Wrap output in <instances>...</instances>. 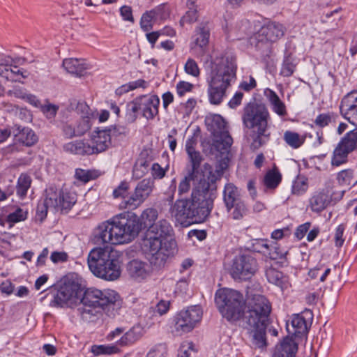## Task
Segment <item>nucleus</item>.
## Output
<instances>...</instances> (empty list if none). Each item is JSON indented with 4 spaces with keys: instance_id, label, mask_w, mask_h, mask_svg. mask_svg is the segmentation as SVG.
<instances>
[{
    "instance_id": "obj_46",
    "label": "nucleus",
    "mask_w": 357,
    "mask_h": 357,
    "mask_svg": "<svg viewBox=\"0 0 357 357\" xmlns=\"http://www.w3.org/2000/svg\"><path fill=\"white\" fill-rule=\"evenodd\" d=\"M286 255L287 252L281 250L277 243L271 242L268 245V253L266 254L265 257L272 260H277L284 259Z\"/></svg>"
},
{
    "instance_id": "obj_24",
    "label": "nucleus",
    "mask_w": 357,
    "mask_h": 357,
    "mask_svg": "<svg viewBox=\"0 0 357 357\" xmlns=\"http://www.w3.org/2000/svg\"><path fill=\"white\" fill-rule=\"evenodd\" d=\"M298 343L292 337L287 336L275 347L273 357H296Z\"/></svg>"
},
{
    "instance_id": "obj_6",
    "label": "nucleus",
    "mask_w": 357,
    "mask_h": 357,
    "mask_svg": "<svg viewBox=\"0 0 357 357\" xmlns=\"http://www.w3.org/2000/svg\"><path fill=\"white\" fill-rule=\"evenodd\" d=\"M87 263L89 270L97 278L114 281L121 276V261L107 247L92 249L88 255Z\"/></svg>"
},
{
    "instance_id": "obj_17",
    "label": "nucleus",
    "mask_w": 357,
    "mask_h": 357,
    "mask_svg": "<svg viewBox=\"0 0 357 357\" xmlns=\"http://www.w3.org/2000/svg\"><path fill=\"white\" fill-rule=\"evenodd\" d=\"M53 192L55 194L54 209L61 212L68 213L77 202V195L75 192L70 191L66 188H58L54 185L47 188V192Z\"/></svg>"
},
{
    "instance_id": "obj_7",
    "label": "nucleus",
    "mask_w": 357,
    "mask_h": 357,
    "mask_svg": "<svg viewBox=\"0 0 357 357\" xmlns=\"http://www.w3.org/2000/svg\"><path fill=\"white\" fill-rule=\"evenodd\" d=\"M127 221L122 213H120L101 223L94 229L93 243L96 245H118L132 241L131 235L133 231L128 229L130 225Z\"/></svg>"
},
{
    "instance_id": "obj_40",
    "label": "nucleus",
    "mask_w": 357,
    "mask_h": 357,
    "mask_svg": "<svg viewBox=\"0 0 357 357\" xmlns=\"http://www.w3.org/2000/svg\"><path fill=\"white\" fill-rule=\"evenodd\" d=\"M284 140L293 149H298L305 142V137H301L298 133L287 130L284 133Z\"/></svg>"
},
{
    "instance_id": "obj_18",
    "label": "nucleus",
    "mask_w": 357,
    "mask_h": 357,
    "mask_svg": "<svg viewBox=\"0 0 357 357\" xmlns=\"http://www.w3.org/2000/svg\"><path fill=\"white\" fill-rule=\"evenodd\" d=\"M340 110L350 123L357 124V91H352L342 98Z\"/></svg>"
},
{
    "instance_id": "obj_1",
    "label": "nucleus",
    "mask_w": 357,
    "mask_h": 357,
    "mask_svg": "<svg viewBox=\"0 0 357 357\" xmlns=\"http://www.w3.org/2000/svg\"><path fill=\"white\" fill-rule=\"evenodd\" d=\"M125 220H128L129 228L133 234L131 241L135 239L139 233L147 228L143 239V245L149 252V261L155 268H164L167 260L174 257L177 250V245L173 238V228L170 223L162 219L155 222L158 216L156 208H147L141 215L130 211L121 213Z\"/></svg>"
},
{
    "instance_id": "obj_50",
    "label": "nucleus",
    "mask_w": 357,
    "mask_h": 357,
    "mask_svg": "<svg viewBox=\"0 0 357 357\" xmlns=\"http://www.w3.org/2000/svg\"><path fill=\"white\" fill-rule=\"evenodd\" d=\"M266 276L270 283L274 284L277 286H280L282 284L283 274L275 268H270L267 269L266 271Z\"/></svg>"
},
{
    "instance_id": "obj_3",
    "label": "nucleus",
    "mask_w": 357,
    "mask_h": 357,
    "mask_svg": "<svg viewBox=\"0 0 357 357\" xmlns=\"http://www.w3.org/2000/svg\"><path fill=\"white\" fill-rule=\"evenodd\" d=\"M119 298V294L114 290L88 288L81 293L79 300L82 306L77 307V314L86 322L94 321L100 310L109 317H114L121 307Z\"/></svg>"
},
{
    "instance_id": "obj_15",
    "label": "nucleus",
    "mask_w": 357,
    "mask_h": 357,
    "mask_svg": "<svg viewBox=\"0 0 357 357\" xmlns=\"http://www.w3.org/2000/svg\"><path fill=\"white\" fill-rule=\"evenodd\" d=\"M154 188V181L152 178H144L139 181L134 190L127 199L122 201L119 206L121 208L135 210L140 206L150 196Z\"/></svg>"
},
{
    "instance_id": "obj_31",
    "label": "nucleus",
    "mask_w": 357,
    "mask_h": 357,
    "mask_svg": "<svg viewBox=\"0 0 357 357\" xmlns=\"http://www.w3.org/2000/svg\"><path fill=\"white\" fill-rule=\"evenodd\" d=\"M238 188L233 183H229L225 185L223 190V201L226 208L242 199Z\"/></svg>"
},
{
    "instance_id": "obj_35",
    "label": "nucleus",
    "mask_w": 357,
    "mask_h": 357,
    "mask_svg": "<svg viewBox=\"0 0 357 357\" xmlns=\"http://www.w3.org/2000/svg\"><path fill=\"white\" fill-rule=\"evenodd\" d=\"M339 119V115L333 112L321 113L313 121L315 126L319 128H324L330 124H335Z\"/></svg>"
},
{
    "instance_id": "obj_49",
    "label": "nucleus",
    "mask_w": 357,
    "mask_h": 357,
    "mask_svg": "<svg viewBox=\"0 0 357 357\" xmlns=\"http://www.w3.org/2000/svg\"><path fill=\"white\" fill-rule=\"evenodd\" d=\"M198 179L197 175L188 173L187 175L181 181L178 187V192L180 196L183 194H186L190 189V181Z\"/></svg>"
},
{
    "instance_id": "obj_9",
    "label": "nucleus",
    "mask_w": 357,
    "mask_h": 357,
    "mask_svg": "<svg viewBox=\"0 0 357 357\" xmlns=\"http://www.w3.org/2000/svg\"><path fill=\"white\" fill-rule=\"evenodd\" d=\"M284 27L279 22H268L251 38L250 43L259 52L264 63L268 65L273 61L272 44L284 36Z\"/></svg>"
},
{
    "instance_id": "obj_11",
    "label": "nucleus",
    "mask_w": 357,
    "mask_h": 357,
    "mask_svg": "<svg viewBox=\"0 0 357 357\" xmlns=\"http://www.w3.org/2000/svg\"><path fill=\"white\" fill-rule=\"evenodd\" d=\"M50 291L53 295V299L50 301V305L63 307L70 306L79 300L82 288L78 282L67 281L59 287H52Z\"/></svg>"
},
{
    "instance_id": "obj_12",
    "label": "nucleus",
    "mask_w": 357,
    "mask_h": 357,
    "mask_svg": "<svg viewBox=\"0 0 357 357\" xmlns=\"http://www.w3.org/2000/svg\"><path fill=\"white\" fill-rule=\"evenodd\" d=\"M208 130L213 136L211 149L223 153L228 151L232 143L233 139L229 132L226 130V123L223 118L218 114L207 121Z\"/></svg>"
},
{
    "instance_id": "obj_4",
    "label": "nucleus",
    "mask_w": 357,
    "mask_h": 357,
    "mask_svg": "<svg viewBox=\"0 0 357 357\" xmlns=\"http://www.w3.org/2000/svg\"><path fill=\"white\" fill-rule=\"evenodd\" d=\"M236 78V64L229 56L216 58L211 64L207 77L208 96L211 104L218 105L226 96L227 89Z\"/></svg>"
},
{
    "instance_id": "obj_56",
    "label": "nucleus",
    "mask_w": 357,
    "mask_h": 357,
    "mask_svg": "<svg viewBox=\"0 0 357 357\" xmlns=\"http://www.w3.org/2000/svg\"><path fill=\"white\" fill-rule=\"evenodd\" d=\"M344 230L345 225L344 224L339 225L335 229L334 235V241L335 246L337 248H341L344 244V238H343V234Z\"/></svg>"
},
{
    "instance_id": "obj_8",
    "label": "nucleus",
    "mask_w": 357,
    "mask_h": 357,
    "mask_svg": "<svg viewBox=\"0 0 357 357\" xmlns=\"http://www.w3.org/2000/svg\"><path fill=\"white\" fill-rule=\"evenodd\" d=\"M215 303L222 316L230 322L240 320L246 308L243 295L232 289H218L215 294Z\"/></svg>"
},
{
    "instance_id": "obj_29",
    "label": "nucleus",
    "mask_w": 357,
    "mask_h": 357,
    "mask_svg": "<svg viewBox=\"0 0 357 357\" xmlns=\"http://www.w3.org/2000/svg\"><path fill=\"white\" fill-rule=\"evenodd\" d=\"M63 150L70 153L81 155H92L93 152V149L90 148V144L82 140H76L66 144L63 146Z\"/></svg>"
},
{
    "instance_id": "obj_5",
    "label": "nucleus",
    "mask_w": 357,
    "mask_h": 357,
    "mask_svg": "<svg viewBox=\"0 0 357 357\" xmlns=\"http://www.w3.org/2000/svg\"><path fill=\"white\" fill-rule=\"evenodd\" d=\"M270 114L266 106L255 101L248 102L243 109L242 121L249 129L251 139L250 148L255 151L265 145L271 138L269 131Z\"/></svg>"
},
{
    "instance_id": "obj_14",
    "label": "nucleus",
    "mask_w": 357,
    "mask_h": 357,
    "mask_svg": "<svg viewBox=\"0 0 357 357\" xmlns=\"http://www.w3.org/2000/svg\"><path fill=\"white\" fill-rule=\"evenodd\" d=\"M257 270V260L250 255L236 256L229 268V274L234 280L250 279Z\"/></svg>"
},
{
    "instance_id": "obj_30",
    "label": "nucleus",
    "mask_w": 357,
    "mask_h": 357,
    "mask_svg": "<svg viewBox=\"0 0 357 357\" xmlns=\"http://www.w3.org/2000/svg\"><path fill=\"white\" fill-rule=\"evenodd\" d=\"M265 96L271 103L273 111L280 116L287 115V109L285 104L280 100L278 94L273 90L267 89Z\"/></svg>"
},
{
    "instance_id": "obj_38",
    "label": "nucleus",
    "mask_w": 357,
    "mask_h": 357,
    "mask_svg": "<svg viewBox=\"0 0 357 357\" xmlns=\"http://www.w3.org/2000/svg\"><path fill=\"white\" fill-rule=\"evenodd\" d=\"M282 181V174L275 167L267 172L264 178V183L268 189H275Z\"/></svg>"
},
{
    "instance_id": "obj_33",
    "label": "nucleus",
    "mask_w": 357,
    "mask_h": 357,
    "mask_svg": "<svg viewBox=\"0 0 357 357\" xmlns=\"http://www.w3.org/2000/svg\"><path fill=\"white\" fill-rule=\"evenodd\" d=\"M195 33L193 36L195 44L204 49L207 46L209 41V28L206 24H202L196 28Z\"/></svg>"
},
{
    "instance_id": "obj_58",
    "label": "nucleus",
    "mask_w": 357,
    "mask_h": 357,
    "mask_svg": "<svg viewBox=\"0 0 357 357\" xmlns=\"http://www.w3.org/2000/svg\"><path fill=\"white\" fill-rule=\"evenodd\" d=\"M197 20V10L196 8L190 7L185 15L181 19L180 23L183 25L185 23H192Z\"/></svg>"
},
{
    "instance_id": "obj_55",
    "label": "nucleus",
    "mask_w": 357,
    "mask_h": 357,
    "mask_svg": "<svg viewBox=\"0 0 357 357\" xmlns=\"http://www.w3.org/2000/svg\"><path fill=\"white\" fill-rule=\"evenodd\" d=\"M194 85L190 82L185 81H179L176 84V93L178 96H183L187 92L192 91Z\"/></svg>"
},
{
    "instance_id": "obj_21",
    "label": "nucleus",
    "mask_w": 357,
    "mask_h": 357,
    "mask_svg": "<svg viewBox=\"0 0 357 357\" xmlns=\"http://www.w3.org/2000/svg\"><path fill=\"white\" fill-rule=\"evenodd\" d=\"M289 337L302 338L308 333V324L303 313L293 314L291 321L286 323Z\"/></svg>"
},
{
    "instance_id": "obj_61",
    "label": "nucleus",
    "mask_w": 357,
    "mask_h": 357,
    "mask_svg": "<svg viewBox=\"0 0 357 357\" xmlns=\"http://www.w3.org/2000/svg\"><path fill=\"white\" fill-rule=\"evenodd\" d=\"M167 349L164 345L160 344L153 348L146 357H166Z\"/></svg>"
},
{
    "instance_id": "obj_59",
    "label": "nucleus",
    "mask_w": 357,
    "mask_h": 357,
    "mask_svg": "<svg viewBox=\"0 0 357 357\" xmlns=\"http://www.w3.org/2000/svg\"><path fill=\"white\" fill-rule=\"evenodd\" d=\"M62 130L63 132V135L66 136V138H73L76 136H81L84 135L86 130H84L82 131L77 130L76 131L74 128H73L69 124H64L62 127Z\"/></svg>"
},
{
    "instance_id": "obj_43",
    "label": "nucleus",
    "mask_w": 357,
    "mask_h": 357,
    "mask_svg": "<svg viewBox=\"0 0 357 357\" xmlns=\"http://www.w3.org/2000/svg\"><path fill=\"white\" fill-rule=\"evenodd\" d=\"M307 178L303 176H298L293 182L291 192L294 195H301L307 191Z\"/></svg>"
},
{
    "instance_id": "obj_36",
    "label": "nucleus",
    "mask_w": 357,
    "mask_h": 357,
    "mask_svg": "<svg viewBox=\"0 0 357 357\" xmlns=\"http://www.w3.org/2000/svg\"><path fill=\"white\" fill-rule=\"evenodd\" d=\"M226 208L231 217L236 220L243 219L248 213V207L243 199Z\"/></svg>"
},
{
    "instance_id": "obj_60",
    "label": "nucleus",
    "mask_w": 357,
    "mask_h": 357,
    "mask_svg": "<svg viewBox=\"0 0 357 357\" xmlns=\"http://www.w3.org/2000/svg\"><path fill=\"white\" fill-rule=\"evenodd\" d=\"M149 84L146 81L142 79H139L135 81L130 82L128 84L123 85L122 87L125 89V91H129L137 88L146 89Z\"/></svg>"
},
{
    "instance_id": "obj_48",
    "label": "nucleus",
    "mask_w": 357,
    "mask_h": 357,
    "mask_svg": "<svg viewBox=\"0 0 357 357\" xmlns=\"http://www.w3.org/2000/svg\"><path fill=\"white\" fill-rule=\"evenodd\" d=\"M27 211L17 207L15 211L7 215L6 221L10 224V227H11L13 223L25 220L27 218Z\"/></svg>"
},
{
    "instance_id": "obj_52",
    "label": "nucleus",
    "mask_w": 357,
    "mask_h": 357,
    "mask_svg": "<svg viewBox=\"0 0 357 357\" xmlns=\"http://www.w3.org/2000/svg\"><path fill=\"white\" fill-rule=\"evenodd\" d=\"M354 177V171L351 169H347L340 171L337 175V180L341 185H351Z\"/></svg>"
},
{
    "instance_id": "obj_2",
    "label": "nucleus",
    "mask_w": 357,
    "mask_h": 357,
    "mask_svg": "<svg viewBox=\"0 0 357 357\" xmlns=\"http://www.w3.org/2000/svg\"><path fill=\"white\" fill-rule=\"evenodd\" d=\"M226 168V163L220 162L213 172L211 165L204 163L201 169L203 178H200L197 185L192 188L190 198L178 199L171 206L172 217L185 226L205 222L213 208L216 182L220 180Z\"/></svg>"
},
{
    "instance_id": "obj_20",
    "label": "nucleus",
    "mask_w": 357,
    "mask_h": 357,
    "mask_svg": "<svg viewBox=\"0 0 357 357\" xmlns=\"http://www.w3.org/2000/svg\"><path fill=\"white\" fill-rule=\"evenodd\" d=\"M138 102L140 112L147 120H152L158 114L160 98L157 95L140 96Z\"/></svg>"
},
{
    "instance_id": "obj_44",
    "label": "nucleus",
    "mask_w": 357,
    "mask_h": 357,
    "mask_svg": "<svg viewBox=\"0 0 357 357\" xmlns=\"http://www.w3.org/2000/svg\"><path fill=\"white\" fill-rule=\"evenodd\" d=\"M157 14V9L144 13L140 20V26L144 31H149L153 29L152 21Z\"/></svg>"
},
{
    "instance_id": "obj_23",
    "label": "nucleus",
    "mask_w": 357,
    "mask_h": 357,
    "mask_svg": "<svg viewBox=\"0 0 357 357\" xmlns=\"http://www.w3.org/2000/svg\"><path fill=\"white\" fill-rule=\"evenodd\" d=\"M111 145V139L109 132L105 129L95 131L91 137L90 148L93 149V154H98L105 151Z\"/></svg>"
},
{
    "instance_id": "obj_22",
    "label": "nucleus",
    "mask_w": 357,
    "mask_h": 357,
    "mask_svg": "<svg viewBox=\"0 0 357 357\" xmlns=\"http://www.w3.org/2000/svg\"><path fill=\"white\" fill-rule=\"evenodd\" d=\"M12 132L16 141L26 146H33L38 142L37 135L28 127L15 125L12 128Z\"/></svg>"
},
{
    "instance_id": "obj_63",
    "label": "nucleus",
    "mask_w": 357,
    "mask_h": 357,
    "mask_svg": "<svg viewBox=\"0 0 357 357\" xmlns=\"http://www.w3.org/2000/svg\"><path fill=\"white\" fill-rule=\"evenodd\" d=\"M165 169L158 163H153L151 167V174L155 179H161L165 176Z\"/></svg>"
},
{
    "instance_id": "obj_62",
    "label": "nucleus",
    "mask_w": 357,
    "mask_h": 357,
    "mask_svg": "<svg viewBox=\"0 0 357 357\" xmlns=\"http://www.w3.org/2000/svg\"><path fill=\"white\" fill-rule=\"evenodd\" d=\"M75 177L77 179L86 183L93 178L92 172L82 169H77L75 171Z\"/></svg>"
},
{
    "instance_id": "obj_25",
    "label": "nucleus",
    "mask_w": 357,
    "mask_h": 357,
    "mask_svg": "<svg viewBox=\"0 0 357 357\" xmlns=\"http://www.w3.org/2000/svg\"><path fill=\"white\" fill-rule=\"evenodd\" d=\"M62 65L68 73L75 77L84 76L88 69V65L84 60L74 58L65 59Z\"/></svg>"
},
{
    "instance_id": "obj_45",
    "label": "nucleus",
    "mask_w": 357,
    "mask_h": 357,
    "mask_svg": "<svg viewBox=\"0 0 357 357\" xmlns=\"http://www.w3.org/2000/svg\"><path fill=\"white\" fill-rule=\"evenodd\" d=\"M150 164L142 159H137L132 169V176L136 179H139L148 172Z\"/></svg>"
},
{
    "instance_id": "obj_51",
    "label": "nucleus",
    "mask_w": 357,
    "mask_h": 357,
    "mask_svg": "<svg viewBox=\"0 0 357 357\" xmlns=\"http://www.w3.org/2000/svg\"><path fill=\"white\" fill-rule=\"evenodd\" d=\"M91 351L96 356L102 354H112L119 351V349L114 345H94L92 347Z\"/></svg>"
},
{
    "instance_id": "obj_27",
    "label": "nucleus",
    "mask_w": 357,
    "mask_h": 357,
    "mask_svg": "<svg viewBox=\"0 0 357 357\" xmlns=\"http://www.w3.org/2000/svg\"><path fill=\"white\" fill-rule=\"evenodd\" d=\"M310 209L319 213L324 211L331 202V196L324 191L316 192L309 200Z\"/></svg>"
},
{
    "instance_id": "obj_37",
    "label": "nucleus",
    "mask_w": 357,
    "mask_h": 357,
    "mask_svg": "<svg viewBox=\"0 0 357 357\" xmlns=\"http://www.w3.org/2000/svg\"><path fill=\"white\" fill-rule=\"evenodd\" d=\"M31 183L32 179L28 174L22 173L20 175L16 185V194L21 199L26 197L27 191L30 188Z\"/></svg>"
},
{
    "instance_id": "obj_19",
    "label": "nucleus",
    "mask_w": 357,
    "mask_h": 357,
    "mask_svg": "<svg viewBox=\"0 0 357 357\" xmlns=\"http://www.w3.org/2000/svg\"><path fill=\"white\" fill-rule=\"evenodd\" d=\"M150 266L157 270L162 268H155L151 264L149 265L146 262L139 259H132L127 264L126 271L130 278L140 282L146 280L151 275V271Z\"/></svg>"
},
{
    "instance_id": "obj_57",
    "label": "nucleus",
    "mask_w": 357,
    "mask_h": 357,
    "mask_svg": "<svg viewBox=\"0 0 357 357\" xmlns=\"http://www.w3.org/2000/svg\"><path fill=\"white\" fill-rule=\"evenodd\" d=\"M105 130L109 132L110 138L112 137L126 136L128 134V130L123 126H110L105 128Z\"/></svg>"
},
{
    "instance_id": "obj_42",
    "label": "nucleus",
    "mask_w": 357,
    "mask_h": 357,
    "mask_svg": "<svg viewBox=\"0 0 357 357\" xmlns=\"http://www.w3.org/2000/svg\"><path fill=\"white\" fill-rule=\"evenodd\" d=\"M139 112H140V109H139L138 97H137L126 105V118L127 121L129 123L135 122Z\"/></svg>"
},
{
    "instance_id": "obj_53",
    "label": "nucleus",
    "mask_w": 357,
    "mask_h": 357,
    "mask_svg": "<svg viewBox=\"0 0 357 357\" xmlns=\"http://www.w3.org/2000/svg\"><path fill=\"white\" fill-rule=\"evenodd\" d=\"M129 183L127 181H121L120 184L118 185V187L113 190V197L116 199L122 198V201H125L129 197Z\"/></svg>"
},
{
    "instance_id": "obj_32",
    "label": "nucleus",
    "mask_w": 357,
    "mask_h": 357,
    "mask_svg": "<svg viewBox=\"0 0 357 357\" xmlns=\"http://www.w3.org/2000/svg\"><path fill=\"white\" fill-rule=\"evenodd\" d=\"M14 60L11 58V61L8 63V66H2L3 70L0 71V75L5 77L6 79H11L17 81L18 79L15 77V75H20L22 78L28 77L27 70L23 68H19L17 66H12L11 63Z\"/></svg>"
},
{
    "instance_id": "obj_47",
    "label": "nucleus",
    "mask_w": 357,
    "mask_h": 357,
    "mask_svg": "<svg viewBox=\"0 0 357 357\" xmlns=\"http://www.w3.org/2000/svg\"><path fill=\"white\" fill-rule=\"evenodd\" d=\"M268 241L266 239H255L248 249L252 252L261 253L266 256V254L268 253Z\"/></svg>"
},
{
    "instance_id": "obj_10",
    "label": "nucleus",
    "mask_w": 357,
    "mask_h": 357,
    "mask_svg": "<svg viewBox=\"0 0 357 357\" xmlns=\"http://www.w3.org/2000/svg\"><path fill=\"white\" fill-rule=\"evenodd\" d=\"M271 312L269 301L263 295H254L241 318L243 327L246 329L268 326Z\"/></svg>"
},
{
    "instance_id": "obj_13",
    "label": "nucleus",
    "mask_w": 357,
    "mask_h": 357,
    "mask_svg": "<svg viewBox=\"0 0 357 357\" xmlns=\"http://www.w3.org/2000/svg\"><path fill=\"white\" fill-rule=\"evenodd\" d=\"M357 150V129L347 132L335 147L331 165L339 167L348 162L349 155Z\"/></svg>"
},
{
    "instance_id": "obj_54",
    "label": "nucleus",
    "mask_w": 357,
    "mask_h": 357,
    "mask_svg": "<svg viewBox=\"0 0 357 357\" xmlns=\"http://www.w3.org/2000/svg\"><path fill=\"white\" fill-rule=\"evenodd\" d=\"M184 70L187 74L195 77H198L200 74V70L197 62L191 58L187 60L184 66Z\"/></svg>"
},
{
    "instance_id": "obj_16",
    "label": "nucleus",
    "mask_w": 357,
    "mask_h": 357,
    "mask_svg": "<svg viewBox=\"0 0 357 357\" xmlns=\"http://www.w3.org/2000/svg\"><path fill=\"white\" fill-rule=\"evenodd\" d=\"M202 314L200 305H192L180 311L174 317L176 331L181 334L190 332L201 321Z\"/></svg>"
},
{
    "instance_id": "obj_28",
    "label": "nucleus",
    "mask_w": 357,
    "mask_h": 357,
    "mask_svg": "<svg viewBox=\"0 0 357 357\" xmlns=\"http://www.w3.org/2000/svg\"><path fill=\"white\" fill-rule=\"evenodd\" d=\"M143 336V328L139 326H134L126 332L116 342L120 347H128L135 344Z\"/></svg>"
},
{
    "instance_id": "obj_39",
    "label": "nucleus",
    "mask_w": 357,
    "mask_h": 357,
    "mask_svg": "<svg viewBox=\"0 0 357 357\" xmlns=\"http://www.w3.org/2000/svg\"><path fill=\"white\" fill-rule=\"evenodd\" d=\"M188 156L191 167L188 172L194 175H197V176H202L201 178H203V173L201 171V169H203V167L200 168L201 163L203 160L201 153L199 151H197L195 153H190Z\"/></svg>"
},
{
    "instance_id": "obj_34",
    "label": "nucleus",
    "mask_w": 357,
    "mask_h": 357,
    "mask_svg": "<svg viewBox=\"0 0 357 357\" xmlns=\"http://www.w3.org/2000/svg\"><path fill=\"white\" fill-rule=\"evenodd\" d=\"M266 328L267 326L254 327L246 328L250 333H252V344L257 348L263 349L266 347Z\"/></svg>"
},
{
    "instance_id": "obj_41",
    "label": "nucleus",
    "mask_w": 357,
    "mask_h": 357,
    "mask_svg": "<svg viewBox=\"0 0 357 357\" xmlns=\"http://www.w3.org/2000/svg\"><path fill=\"white\" fill-rule=\"evenodd\" d=\"M294 61L295 59L291 54L285 56L282 64L280 75L284 77L291 76L294 73L296 67V64Z\"/></svg>"
},
{
    "instance_id": "obj_64",
    "label": "nucleus",
    "mask_w": 357,
    "mask_h": 357,
    "mask_svg": "<svg viewBox=\"0 0 357 357\" xmlns=\"http://www.w3.org/2000/svg\"><path fill=\"white\" fill-rule=\"evenodd\" d=\"M195 352L192 342L188 344L187 348L185 345H181L178 351L177 357H191V352Z\"/></svg>"
},
{
    "instance_id": "obj_26",
    "label": "nucleus",
    "mask_w": 357,
    "mask_h": 357,
    "mask_svg": "<svg viewBox=\"0 0 357 357\" xmlns=\"http://www.w3.org/2000/svg\"><path fill=\"white\" fill-rule=\"evenodd\" d=\"M45 199L40 200L36 208V215L40 221L44 220L47 215L49 208L54 209V205H56L55 201V194L50 191L47 192V188L45 190Z\"/></svg>"
}]
</instances>
